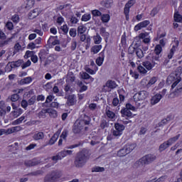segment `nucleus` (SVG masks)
<instances>
[{"label":"nucleus","instance_id":"obj_1","mask_svg":"<svg viewBox=\"0 0 182 182\" xmlns=\"http://www.w3.org/2000/svg\"><path fill=\"white\" fill-rule=\"evenodd\" d=\"M90 159V151L87 149H83L79 151L75 159L74 164L77 168L83 167Z\"/></svg>","mask_w":182,"mask_h":182},{"label":"nucleus","instance_id":"obj_2","mask_svg":"<svg viewBox=\"0 0 182 182\" xmlns=\"http://www.w3.org/2000/svg\"><path fill=\"white\" fill-rule=\"evenodd\" d=\"M180 82H181V77H180V74L176 72L171 73L166 80V83L168 85H171L172 83L171 89H174Z\"/></svg>","mask_w":182,"mask_h":182},{"label":"nucleus","instance_id":"obj_3","mask_svg":"<svg viewBox=\"0 0 182 182\" xmlns=\"http://www.w3.org/2000/svg\"><path fill=\"white\" fill-rule=\"evenodd\" d=\"M149 96H150V93H149V92L146 90L139 91L134 95V102H135L136 106L139 107L141 105V102H143L144 100H146V99H147Z\"/></svg>","mask_w":182,"mask_h":182},{"label":"nucleus","instance_id":"obj_4","mask_svg":"<svg viewBox=\"0 0 182 182\" xmlns=\"http://www.w3.org/2000/svg\"><path fill=\"white\" fill-rule=\"evenodd\" d=\"M134 149H136V144H128L118 151L117 156L119 157H124V156L132 153Z\"/></svg>","mask_w":182,"mask_h":182},{"label":"nucleus","instance_id":"obj_5","mask_svg":"<svg viewBox=\"0 0 182 182\" xmlns=\"http://www.w3.org/2000/svg\"><path fill=\"white\" fill-rule=\"evenodd\" d=\"M58 178H60V172L58 171H52L51 173L47 175L45 178V182H55Z\"/></svg>","mask_w":182,"mask_h":182},{"label":"nucleus","instance_id":"obj_6","mask_svg":"<svg viewBox=\"0 0 182 182\" xmlns=\"http://www.w3.org/2000/svg\"><path fill=\"white\" fill-rule=\"evenodd\" d=\"M157 159V156L154 154H147L139 159L141 164H150V163H153L154 160Z\"/></svg>","mask_w":182,"mask_h":182},{"label":"nucleus","instance_id":"obj_7","mask_svg":"<svg viewBox=\"0 0 182 182\" xmlns=\"http://www.w3.org/2000/svg\"><path fill=\"white\" fill-rule=\"evenodd\" d=\"M78 127L81 128L83 130L85 126L90 124V117L84 115V119H78L75 122Z\"/></svg>","mask_w":182,"mask_h":182},{"label":"nucleus","instance_id":"obj_8","mask_svg":"<svg viewBox=\"0 0 182 182\" xmlns=\"http://www.w3.org/2000/svg\"><path fill=\"white\" fill-rule=\"evenodd\" d=\"M116 87H117V84H116V82L112 80H109L103 86L102 90L103 92H109V90H107V88L112 90V89H116Z\"/></svg>","mask_w":182,"mask_h":182},{"label":"nucleus","instance_id":"obj_9","mask_svg":"<svg viewBox=\"0 0 182 182\" xmlns=\"http://www.w3.org/2000/svg\"><path fill=\"white\" fill-rule=\"evenodd\" d=\"M23 63V60H18L17 61L9 62L6 65V68H10L9 72L12 70V69H15V68H19Z\"/></svg>","mask_w":182,"mask_h":182},{"label":"nucleus","instance_id":"obj_10","mask_svg":"<svg viewBox=\"0 0 182 182\" xmlns=\"http://www.w3.org/2000/svg\"><path fill=\"white\" fill-rule=\"evenodd\" d=\"M136 4V0H129L128 2L125 4L124 9V15H127V16H129V14L130 12V8Z\"/></svg>","mask_w":182,"mask_h":182},{"label":"nucleus","instance_id":"obj_11","mask_svg":"<svg viewBox=\"0 0 182 182\" xmlns=\"http://www.w3.org/2000/svg\"><path fill=\"white\" fill-rule=\"evenodd\" d=\"M148 25H150V21L145 20L144 21L140 22L139 23L136 24L134 26V31L135 32H137L138 31H140L141 29H143V28H146Z\"/></svg>","mask_w":182,"mask_h":182},{"label":"nucleus","instance_id":"obj_12","mask_svg":"<svg viewBox=\"0 0 182 182\" xmlns=\"http://www.w3.org/2000/svg\"><path fill=\"white\" fill-rule=\"evenodd\" d=\"M81 77L84 80H88V82H87L86 81H85L84 82L86 83L87 85V83H92V82H93L95 80V78H93L92 76H90L89 74H87V73L85 72V73H80Z\"/></svg>","mask_w":182,"mask_h":182},{"label":"nucleus","instance_id":"obj_13","mask_svg":"<svg viewBox=\"0 0 182 182\" xmlns=\"http://www.w3.org/2000/svg\"><path fill=\"white\" fill-rule=\"evenodd\" d=\"M163 99V95L161 94H156L154 96H153L151 99V105L152 106H154V105H157L160 100Z\"/></svg>","mask_w":182,"mask_h":182},{"label":"nucleus","instance_id":"obj_14","mask_svg":"<svg viewBox=\"0 0 182 182\" xmlns=\"http://www.w3.org/2000/svg\"><path fill=\"white\" fill-rule=\"evenodd\" d=\"M76 103V95H70L67 97V105L68 106H73Z\"/></svg>","mask_w":182,"mask_h":182},{"label":"nucleus","instance_id":"obj_15","mask_svg":"<svg viewBox=\"0 0 182 182\" xmlns=\"http://www.w3.org/2000/svg\"><path fill=\"white\" fill-rule=\"evenodd\" d=\"M141 65L144 66V68H146L147 70H151L152 68H154V65L150 60H146L142 62Z\"/></svg>","mask_w":182,"mask_h":182},{"label":"nucleus","instance_id":"obj_16","mask_svg":"<svg viewBox=\"0 0 182 182\" xmlns=\"http://www.w3.org/2000/svg\"><path fill=\"white\" fill-rule=\"evenodd\" d=\"M151 63H152V65L154 66L159 65L160 63V55H157L156 54H154L152 57L150 59Z\"/></svg>","mask_w":182,"mask_h":182},{"label":"nucleus","instance_id":"obj_17","mask_svg":"<svg viewBox=\"0 0 182 182\" xmlns=\"http://www.w3.org/2000/svg\"><path fill=\"white\" fill-rule=\"evenodd\" d=\"M38 164H39V161L35 159L24 161L26 167H33V166H38Z\"/></svg>","mask_w":182,"mask_h":182},{"label":"nucleus","instance_id":"obj_18","mask_svg":"<svg viewBox=\"0 0 182 182\" xmlns=\"http://www.w3.org/2000/svg\"><path fill=\"white\" fill-rule=\"evenodd\" d=\"M100 5L104 6V8H112L113 6V0H102L100 2Z\"/></svg>","mask_w":182,"mask_h":182},{"label":"nucleus","instance_id":"obj_19","mask_svg":"<svg viewBox=\"0 0 182 182\" xmlns=\"http://www.w3.org/2000/svg\"><path fill=\"white\" fill-rule=\"evenodd\" d=\"M100 33L102 36H103L105 38V42H107V39H109V37L110 36V33L106 31V28L102 27L100 29Z\"/></svg>","mask_w":182,"mask_h":182},{"label":"nucleus","instance_id":"obj_20","mask_svg":"<svg viewBox=\"0 0 182 182\" xmlns=\"http://www.w3.org/2000/svg\"><path fill=\"white\" fill-rule=\"evenodd\" d=\"M121 114H122L123 117H124V116L127 117H134V115H133L130 109H127V108L122 109L121 110Z\"/></svg>","mask_w":182,"mask_h":182},{"label":"nucleus","instance_id":"obj_21","mask_svg":"<svg viewBox=\"0 0 182 182\" xmlns=\"http://www.w3.org/2000/svg\"><path fill=\"white\" fill-rule=\"evenodd\" d=\"M38 16H39V9H35L28 13V18L30 19H35V18H36Z\"/></svg>","mask_w":182,"mask_h":182},{"label":"nucleus","instance_id":"obj_22","mask_svg":"<svg viewBox=\"0 0 182 182\" xmlns=\"http://www.w3.org/2000/svg\"><path fill=\"white\" fill-rule=\"evenodd\" d=\"M173 19L175 22H178L180 23H182V16L180 14V13L178 11L177 9H175V13L173 14Z\"/></svg>","mask_w":182,"mask_h":182},{"label":"nucleus","instance_id":"obj_23","mask_svg":"<svg viewBox=\"0 0 182 182\" xmlns=\"http://www.w3.org/2000/svg\"><path fill=\"white\" fill-rule=\"evenodd\" d=\"M48 43L49 45H53V46H55V45H60V41L59 40H56V37L55 36H50L48 41Z\"/></svg>","mask_w":182,"mask_h":182},{"label":"nucleus","instance_id":"obj_24","mask_svg":"<svg viewBox=\"0 0 182 182\" xmlns=\"http://www.w3.org/2000/svg\"><path fill=\"white\" fill-rule=\"evenodd\" d=\"M45 137V134L42 132H36L33 134V140H42Z\"/></svg>","mask_w":182,"mask_h":182},{"label":"nucleus","instance_id":"obj_25","mask_svg":"<svg viewBox=\"0 0 182 182\" xmlns=\"http://www.w3.org/2000/svg\"><path fill=\"white\" fill-rule=\"evenodd\" d=\"M100 55V57L97 58L96 63L98 66H102V65H103V60H105V53L101 52Z\"/></svg>","mask_w":182,"mask_h":182},{"label":"nucleus","instance_id":"obj_26","mask_svg":"<svg viewBox=\"0 0 182 182\" xmlns=\"http://www.w3.org/2000/svg\"><path fill=\"white\" fill-rule=\"evenodd\" d=\"M63 154L62 152H58L55 156L51 157V160L54 161V163H58V160H62L63 159Z\"/></svg>","mask_w":182,"mask_h":182},{"label":"nucleus","instance_id":"obj_27","mask_svg":"<svg viewBox=\"0 0 182 182\" xmlns=\"http://www.w3.org/2000/svg\"><path fill=\"white\" fill-rule=\"evenodd\" d=\"M32 82V77H26L19 81V85H28Z\"/></svg>","mask_w":182,"mask_h":182},{"label":"nucleus","instance_id":"obj_28","mask_svg":"<svg viewBox=\"0 0 182 182\" xmlns=\"http://www.w3.org/2000/svg\"><path fill=\"white\" fill-rule=\"evenodd\" d=\"M47 112L50 117H52L53 119H56V117H58V112H56V110L53 109H47Z\"/></svg>","mask_w":182,"mask_h":182},{"label":"nucleus","instance_id":"obj_29","mask_svg":"<svg viewBox=\"0 0 182 182\" xmlns=\"http://www.w3.org/2000/svg\"><path fill=\"white\" fill-rule=\"evenodd\" d=\"M46 113H48V109H43L41 112H39L37 114L39 119H46Z\"/></svg>","mask_w":182,"mask_h":182},{"label":"nucleus","instance_id":"obj_30","mask_svg":"<svg viewBox=\"0 0 182 182\" xmlns=\"http://www.w3.org/2000/svg\"><path fill=\"white\" fill-rule=\"evenodd\" d=\"M178 139H180V134H178V135H176V136H173L171 139H169L167 142L169 146H171L172 144H173V143H176V141L178 140Z\"/></svg>","mask_w":182,"mask_h":182},{"label":"nucleus","instance_id":"obj_31","mask_svg":"<svg viewBox=\"0 0 182 182\" xmlns=\"http://www.w3.org/2000/svg\"><path fill=\"white\" fill-rule=\"evenodd\" d=\"M115 130L123 134V130H124L125 127L123 124H120L119 123H116L114 124Z\"/></svg>","mask_w":182,"mask_h":182},{"label":"nucleus","instance_id":"obj_32","mask_svg":"<svg viewBox=\"0 0 182 182\" xmlns=\"http://www.w3.org/2000/svg\"><path fill=\"white\" fill-rule=\"evenodd\" d=\"M163 51V48L161 45H156L154 48V55H157L158 56H160V53Z\"/></svg>","mask_w":182,"mask_h":182},{"label":"nucleus","instance_id":"obj_33","mask_svg":"<svg viewBox=\"0 0 182 182\" xmlns=\"http://www.w3.org/2000/svg\"><path fill=\"white\" fill-rule=\"evenodd\" d=\"M101 49H102V45L94 46L91 48V52H93V53L95 54L99 53Z\"/></svg>","mask_w":182,"mask_h":182},{"label":"nucleus","instance_id":"obj_34","mask_svg":"<svg viewBox=\"0 0 182 182\" xmlns=\"http://www.w3.org/2000/svg\"><path fill=\"white\" fill-rule=\"evenodd\" d=\"M93 39L95 45H100V43H102V37L100 35H99V33H97L96 36H94Z\"/></svg>","mask_w":182,"mask_h":182},{"label":"nucleus","instance_id":"obj_35","mask_svg":"<svg viewBox=\"0 0 182 182\" xmlns=\"http://www.w3.org/2000/svg\"><path fill=\"white\" fill-rule=\"evenodd\" d=\"M170 145L168 144V143L166 141H164L163 144H161L160 146H159V151L161 152V151H164V150H166V149H168V147Z\"/></svg>","mask_w":182,"mask_h":182},{"label":"nucleus","instance_id":"obj_36","mask_svg":"<svg viewBox=\"0 0 182 182\" xmlns=\"http://www.w3.org/2000/svg\"><path fill=\"white\" fill-rule=\"evenodd\" d=\"M101 21L103 23H107L110 21V15L109 14H102L101 16Z\"/></svg>","mask_w":182,"mask_h":182},{"label":"nucleus","instance_id":"obj_37","mask_svg":"<svg viewBox=\"0 0 182 182\" xmlns=\"http://www.w3.org/2000/svg\"><path fill=\"white\" fill-rule=\"evenodd\" d=\"M136 55L139 59L144 57V53L143 52V50L140 48L136 49Z\"/></svg>","mask_w":182,"mask_h":182},{"label":"nucleus","instance_id":"obj_38","mask_svg":"<svg viewBox=\"0 0 182 182\" xmlns=\"http://www.w3.org/2000/svg\"><path fill=\"white\" fill-rule=\"evenodd\" d=\"M92 173H102L105 171V168L100 166H95L92 168Z\"/></svg>","mask_w":182,"mask_h":182},{"label":"nucleus","instance_id":"obj_39","mask_svg":"<svg viewBox=\"0 0 182 182\" xmlns=\"http://www.w3.org/2000/svg\"><path fill=\"white\" fill-rule=\"evenodd\" d=\"M58 137H59V134L55 133L50 139L49 144H55V142L56 141V140H58Z\"/></svg>","mask_w":182,"mask_h":182},{"label":"nucleus","instance_id":"obj_40","mask_svg":"<svg viewBox=\"0 0 182 182\" xmlns=\"http://www.w3.org/2000/svg\"><path fill=\"white\" fill-rule=\"evenodd\" d=\"M82 128H80L76 124H74L73 132L75 134H79L82 132Z\"/></svg>","mask_w":182,"mask_h":182},{"label":"nucleus","instance_id":"obj_41","mask_svg":"<svg viewBox=\"0 0 182 182\" xmlns=\"http://www.w3.org/2000/svg\"><path fill=\"white\" fill-rule=\"evenodd\" d=\"M21 49H22V46L19 44V43H16L14 46V50L13 52L14 55H16V53H18Z\"/></svg>","mask_w":182,"mask_h":182},{"label":"nucleus","instance_id":"obj_42","mask_svg":"<svg viewBox=\"0 0 182 182\" xmlns=\"http://www.w3.org/2000/svg\"><path fill=\"white\" fill-rule=\"evenodd\" d=\"M157 82V78L156 77H153L150 79V80L146 84V87H150L152 85H154Z\"/></svg>","mask_w":182,"mask_h":182},{"label":"nucleus","instance_id":"obj_43","mask_svg":"<svg viewBox=\"0 0 182 182\" xmlns=\"http://www.w3.org/2000/svg\"><path fill=\"white\" fill-rule=\"evenodd\" d=\"M38 57L41 62H42V60H45V59H46V52L45 50L41 51L38 53Z\"/></svg>","mask_w":182,"mask_h":182},{"label":"nucleus","instance_id":"obj_44","mask_svg":"<svg viewBox=\"0 0 182 182\" xmlns=\"http://www.w3.org/2000/svg\"><path fill=\"white\" fill-rule=\"evenodd\" d=\"M36 102V96L31 97L27 101V103L28 104V106H32V105H35Z\"/></svg>","mask_w":182,"mask_h":182},{"label":"nucleus","instance_id":"obj_45","mask_svg":"<svg viewBox=\"0 0 182 182\" xmlns=\"http://www.w3.org/2000/svg\"><path fill=\"white\" fill-rule=\"evenodd\" d=\"M53 92L56 95V96H63V94L61 92H59V87H58V86L53 87Z\"/></svg>","mask_w":182,"mask_h":182},{"label":"nucleus","instance_id":"obj_46","mask_svg":"<svg viewBox=\"0 0 182 182\" xmlns=\"http://www.w3.org/2000/svg\"><path fill=\"white\" fill-rule=\"evenodd\" d=\"M86 31V28L83 26H80L77 28V35H82Z\"/></svg>","mask_w":182,"mask_h":182},{"label":"nucleus","instance_id":"obj_47","mask_svg":"<svg viewBox=\"0 0 182 182\" xmlns=\"http://www.w3.org/2000/svg\"><path fill=\"white\" fill-rule=\"evenodd\" d=\"M19 97H21L19 94H13L11 95L10 100L11 102H18L19 100Z\"/></svg>","mask_w":182,"mask_h":182},{"label":"nucleus","instance_id":"obj_48","mask_svg":"<svg viewBox=\"0 0 182 182\" xmlns=\"http://www.w3.org/2000/svg\"><path fill=\"white\" fill-rule=\"evenodd\" d=\"M137 70L139 73H141L142 75H146V73H147V70H146L143 65L138 66Z\"/></svg>","mask_w":182,"mask_h":182},{"label":"nucleus","instance_id":"obj_49","mask_svg":"<svg viewBox=\"0 0 182 182\" xmlns=\"http://www.w3.org/2000/svg\"><path fill=\"white\" fill-rule=\"evenodd\" d=\"M182 93V81L178 85L176 89L175 90V95H178Z\"/></svg>","mask_w":182,"mask_h":182},{"label":"nucleus","instance_id":"obj_50","mask_svg":"<svg viewBox=\"0 0 182 182\" xmlns=\"http://www.w3.org/2000/svg\"><path fill=\"white\" fill-rule=\"evenodd\" d=\"M106 114H107V117H109V119H113L116 116V114H114V112H113L109 109H106Z\"/></svg>","mask_w":182,"mask_h":182},{"label":"nucleus","instance_id":"obj_51","mask_svg":"<svg viewBox=\"0 0 182 182\" xmlns=\"http://www.w3.org/2000/svg\"><path fill=\"white\" fill-rule=\"evenodd\" d=\"M176 46H173L172 48L170 50L169 55H168V58L171 59L174 55V52H176Z\"/></svg>","mask_w":182,"mask_h":182},{"label":"nucleus","instance_id":"obj_52","mask_svg":"<svg viewBox=\"0 0 182 182\" xmlns=\"http://www.w3.org/2000/svg\"><path fill=\"white\" fill-rule=\"evenodd\" d=\"M176 46H173L172 48L170 50L169 55H168V58L171 59L174 55V52H176Z\"/></svg>","mask_w":182,"mask_h":182},{"label":"nucleus","instance_id":"obj_53","mask_svg":"<svg viewBox=\"0 0 182 182\" xmlns=\"http://www.w3.org/2000/svg\"><path fill=\"white\" fill-rule=\"evenodd\" d=\"M73 151L72 150H63L61 151V154H63V156L65 158L68 154V156H71Z\"/></svg>","mask_w":182,"mask_h":182},{"label":"nucleus","instance_id":"obj_54","mask_svg":"<svg viewBox=\"0 0 182 182\" xmlns=\"http://www.w3.org/2000/svg\"><path fill=\"white\" fill-rule=\"evenodd\" d=\"M100 127L101 129H106V127H109V124L107 123V122L105 119L101 121L100 123Z\"/></svg>","mask_w":182,"mask_h":182},{"label":"nucleus","instance_id":"obj_55","mask_svg":"<svg viewBox=\"0 0 182 182\" xmlns=\"http://www.w3.org/2000/svg\"><path fill=\"white\" fill-rule=\"evenodd\" d=\"M35 5V0H27L26 8H32Z\"/></svg>","mask_w":182,"mask_h":182},{"label":"nucleus","instance_id":"obj_56","mask_svg":"<svg viewBox=\"0 0 182 182\" xmlns=\"http://www.w3.org/2000/svg\"><path fill=\"white\" fill-rule=\"evenodd\" d=\"M90 18H91V16L90 14H84L82 16V18L81 20L84 22H87V21H90Z\"/></svg>","mask_w":182,"mask_h":182},{"label":"nucleus","instance_id":"obj_57","mask_svg":"<svg viewBox=\"0 0 182 182\" xmlns=\"http://www.w3.org/2000/svg\"><path fill=\"white\" fill-rule=\"evenodd\" d=\"M43 89H45V90H46V92H49V90H50V89H52V82H48L47 84H46L43 86Z\"/></svg>","mask_w":182,"mask_h":182},{"label":"nucleus","instance_id":"obj_58","mask_svg":"<svg viewBox=\"0 0 182 182\" xmlns=\"http://www.w3.org/2000/svg\"><path fill=\"white\" fill-rule=\"evenodd\" d=\"M12 132H13V131L11 129H9L7 131L6 129H0V136L6 134V133L9 134V133H12Z\"/></svg>","mask_w":182,"mask_h":182},{"label":"nucleus","instance_id":"obj_59","mask_svg":"<svg viewBox=\"0 0 182 182\" xmlns=\"http://www.w3.org/2000/svg\"><path fill=\"white\" fill-rule=\"evenodd\" d=\"M69 33L70 36H71L72 38H75L77 35L76 28H70Z\"/></svg>","mask_w":182,"mask_h":182},{"label":"nucleus","instance_id":"obj_60","mask_svg":"<svg viewBox=\"0 0 182 182\" xmlns=\"http://www.w3.org/2000/svg\"><path fill=\"white\" fill-rule=\"evenodd\" d=\"M92 14L93 16H102V12H100L99 10H92Z\"/></svg>","mask_w":182,"mask_h":182},{"label":"nucleus","instance_id":"obj_61","mask_svg":"<svg viewBox=\"0 0 182 182\" xmlns=\"http://www.w3.org/2000/svg\"><path fill=\"white\" fill-rule=\"evenodd\" d=\"M23 120H25V117H21L20 118L15 120L14 122V124H21V123H22V122H23Z\"/></svg>","mask_w":182,"mask_h":182},{"label":"nucleus","instance_id":"obj_62","mask_svg":"<svg viewBox=\"0 0 182 182\" xmlns=\"http://www.w3.org/2000/svg\"><path fill=\"white\" fill-rule=\"evenodd\" d=\"M28 106H29V105L28 104V101L26 100H23L21 101V107H23V109H25V110H26V107H28Z\"/></svg>","mask_w":182,"mask_h":182},{"label":"nucleus","instance_id":"obj_63","mask_svg":"<svg viewBox=\"0 0 182 182\" xmlns=\"http://www.w3.org/2000/svg\"><path fill=\"white\" fill-rule=\"evenodd\" d=\"M11 21H13L15 23H18V22H19V16L17 14L14 15L11 17Z\"/></svg>","mask_w":182,"mask_h":182},{"label":"nucleus","instance_id":"obj_64","mask_svg":"<svg viewBox=\"0 0 182 182\" xmlns=\"http://www.w3.org/2000/svg\"><path fill=\"white\" fill-rule=\"evenodd\" d=\"M149 36V33H141L139 35V39H145L146 38H148Z\"/></svg>","mask_w":182,"mask_h":182}]
</instances>
